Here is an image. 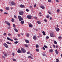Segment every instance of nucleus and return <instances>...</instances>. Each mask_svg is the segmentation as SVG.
Returning <instances> with one entry per match:
<instances>
[{"label":"nucleus","instance_id":"nucleus-1","mask_svg":"<svg viewBox=\"0 0 62 62\" xmlns=\"http://www.w3.org/2000/svg\"><path fill=\"white\" fill-rule=\"evenodd\" d=\"M21 50L23 53H26V50H25V49L23 48H21Z\"/></svg>","mask_w":62,"mask_h":62},{"label":"nucleus","instance_id":"nucleus-2","mask_svg":"<svg viewBox=\"0 0 62 62\" xmlns=\"http://www.w3.org/2000/svg\"><path fill=\"white\" fill-rule=\"evenodd\" d=\"M50 36L51 37L54 38L55 37V35L54 34V33H52L50 34Z\"/></svg>","mask_w":62,"mask_h":62},{"label":"nucleus","instance_id":"nucleus-3","mask_svg":"<svg viewBox=\"0 0 62 62\" xmlns=\"http://www.w3.org/2000/svg\"><path fill=\"white\" fill-rule=\"evenodd\" d=\"M23 11H20L19 13V14L20 15H23Z\"/></svg>","mask_w":62,"mask_h":62},{"label":"nucleus","instance_id":"nucleus-4","mask_svg":"<svg viewBox=\"0 0 62 62\" xmlns=\"http://www.w3.org/2000/svg\"><path fill=\"white\" fill-rule=\"evenodd\" d=\"M32 17V16L31 15H28L27 16V18L28 19H31V17Z\"/></svg>","mask_w":62,"mask_h":62},{"label":"nucleus","instance_id":"nucleus-5","mask_svg":"<svg viewBox=\"0 0 62 62\" xmlns=\"http://www.w3.org/2000/svg\"><path fill=\"white\" fill-rule=\"evenodd\" d=\"M3 45L6 47V48H8V45H7V44L6 43H4L3 44Z\"/></svg>","mask_w":62,"mask_h":62},{"label":"nucleus","instance_id":"nucleus-6","mask_svg":"<svg viewBox=\"0 0 62 62\" xmlns=\"http://www.w3.org/2000/svg\"><path fill=\"white\" fill-rule=\"evenodd\" d=\"M11 5L12 6H15L16 3L14 1H12L11 2Z\"/></svg>","mask_w":62,"mask_h":62},{"label":"nucleus","instance_id":"nucleus-7","mask_svg":"<svg viewBox=\"0 0 62 62\" xmlns=\"http://www.w3.org/2000/svg\"><path fill=\"white\" fill-rule=\"evenodd\" d=\"M5 23H7V24L8 25H9V26H10V23L8 22H7V21H6L5 22Z\"/></svg>","mask_w":62,"mask_h":62},{"label":"nucleus","instance_id":"nucleus-8","mask_svg":"<svg viewBox=\"0 0 62 62\" xmlns=\"http://www.w3.org/2000/svg\"><path fill=\"white\" fill-rule=\"evenodd\" d=\"M7 39L8 40H10V41H13V40L9 38V37H7Z\"/></svg>","mask_w":62,"mask_h":62},{"label":"nucleus","instance_id":"nucleus-9","mask_svg":"<svg viewBox=\"0 0 62 62\" xmlns=\"http://www.w3.org/2000/svg\"><path fill=\"white\" fill-rule=\"evenodd\" d=\"M17 53H22V51L20 49H18L17 50Z\"/></svg>","mask_w":62,"mask_h":62},{"label":"nucleus","instance_id":"nucleus-10","mask_svg":"<svg viewBox=\"0 0 62 62\" xmlns=\"http://www.w3.org/2000/svg\"><path fill=\"white\" fill-rule=\"evenodd\" d=\"M33 39L34 40H36V39H37V37H36V36H34L33 37Z\"/></svg>","mask_w":62,"mask_h":62},{"label":"nucleus","instance_id":"nucleus-11","mask_svg":"<svg viewBox=\"0 0 62 62\" xmlns=\"http://www.w3.org/2000/svg\"><path fill=\"white\" fill-rule=\"evenodd\" d=\"M55 29L57 31H59V29L57 27L56 28H55Z\"/></svg>","mask_w":62,"mask_h":62},{"label":"nucleus","instance_id":"nucleus-12","mask_svg":"<svg viewBox=\"0 0 62 62\" xmlns=\"http://www.w3.org/2000/svg\"><path fill=\"white\" fill-rule=\"evenodd\" d=\"M20 7L21 8H23L24 7V5L21 4L20 5Z\"/></svg>","mask_w":62,"mask_h":62},{"label":"nucleus","instance_id":"nucleus-13","mask_svg":"<svg viewBox=\"0 0 62 62\" xmlns=\"http://www.w3.org/2000/svg\"><path fill=\"white\" fill-rule=\"evenodd\" d=\"M26 35L27 37H29V34L28 33H27L26 34Z\"/></svg>","mask_w":62,"mask_h":62},{"label":"nucleus","instance_id":"nucleus-14","mask_svg":"<svg viewBox=\"0 0 62 62\" xmlns=\"http://www.w3.org/2000/svg\"><path fill=\"white\" fill-rule=\"evenodd\" d=\"M55 52L56 54H58V51H57V49L55 50Z\"/></svg>","mask_w":62,"mask_h":62},{"label":"nucleus","instance_id":"nucleus-15","mask_svg":"<svg viewBox=\"0 0 62 62\" xmlns=\"http://www.w3.org/2000/svg\"><path fill=\"white\" fill-rule=\"evenodd\" d=\"M25 42H26V43H29V41L28 40H25Z\"/></svg>","mask_w":62,"mask_h":62},{"label":"nucleus","instance_id":"nucleus-16","mask_svg":"<svg viewBox=\"0 0 62 62\" xmlns=\"http://www.w3.org/2000/svg\"><path fill=\"white\" fill-rule=\"evenodd\" d=\"M19 21H23V18L21 17L19 19Z\"/></svg>","mask_w":62,"mask_h":62},{"label":"nucleus","instance_id":"nucleus-17","mask_svg":"<svg viewBox=\"0 0 62 62\" xmlns=\"http://www.w3.org/2000/svg\"><path fill=\"white\" fill-rule=\"evenodd\" d=\"M42 33L44 36H45V35H46V34H45V32H44V31H42Z\"/></svg>","mask_w":62,"mask_h":62},{"label":"nucleus","instance_id":"nucleus-18","mask_svg":"<svg viewBox=\"0 0 62 62\" xmlns=\"http://www.w3.org/2000/svg\"><path fill=\"white\" fill-rule=\"evenodd\" d=\"M24 45L25 46V47H27V48L28 47V45L27 44H24Z\"/></svg>","mask_w":62,"mask_h":62},{"label":"nucleus","instance_id":"nucleus-19","mask_svg":"<svg viewBox=\"0 0 62 62\" xmlns=\"http://www.w3.org/2000/svg\"><path fill=\"white\" fill-rule=\"evenodd\" d=\"M40 7L41 8H42V9H44L45 7H44L43 6H40Z\"/></svg>","mask_w":62,"mask_h":62},{"label":"nucleus","instance_id":"nucleus-20","mask_svg":"<svg viewBox=\"0 0 62 62\" xmlns=\"http://www.w3.org/2000/svg\"><path fill=\"white\" fill-rule=\"evenodd\" d=\"M5 9L6 10H9V8L8 7H7Z\"/></svg>","mask_w":62,"mask_h":62},{"label":"nucleus","instance_id":"nucleus-21","mask_svg":"<svg viewBox=\"0 0 62 62\" xmlns=\"http://www.w3.org/2000/svg\"><path fill=\"white\" fill-rule=\"evenodd\" d=\"M20 23L22 24H23L24 23V21H22Z\"/></svg>","mask_w":62,"mask_h":62},{"label":"nucleus","instance_id":"nucleus-22","mask_svg":"<svg viewBox=\"0 0 62 62\" xmlns=\"http://www.w3.org/2000/svg\"><path fill=\"white\" fill-rule=\"evenodd\" d=\"M11 21H12V22H14V19L12 18Z\"/></svg>","mask_w":62,"mask_h":62},{"label":"nucleus","instance_id":"nucleus-23","mask_svg":"<svg viewBox=\"0 0 62 62\" xmlns=\"http://www.w3.org/2000/svg\"><path fill=\"white\" fill-rule=\"evenodd\" d=\"M49 52L50 53H52V52H53V50H52V49H50L49 50Z\"/></svg>","mask_w":62,"mask_h":62},{"label":"nucleus","instance_id":"nucleus-24","mask_svg":"<svg viewBox=\"0 0 62 62\" xmlns=\"http://www.w3.org/2000/svg\"><path fill=\"white\" fill-rule=\"evenodd\" d=\"M29 25L30 27H32V24H29Z\"/></svg>","mask_w":62,"mask_h":62},{"label":"nucleus","instance_id":"nucleus-25","mask_svg":"<svg viewBox=\"0 0 62 62\" xmlns=\"http://www.w3.org/2000/svg\"><path fill=\"white\" fill-rule=\"evenodd\" d=\"M36 48H38V47H39V46L38 45H36Z\"/></svg>","mask_w":62,"mask_h":62},{"label":"nucleus","instance_id":"nucleus-26","mask_svg":"<svg viewBox=\"0 0 62 62\" xmlns=\"http://www.w3.org/2000/svg\"><path fill=\"white\" fill-rule=\"evenodd\" d=\"M18 43V42L17 41H15L14 42V43L15 44H17Z\"/></svg>","mask_w":62,"mask_h":62},{"label":"nucleus","instance_id":"nucleus-27","mask_svg":"<svg viewBox=\"0 0 62 62\" xmlns=\"http://www.w3.org/2000/svg\"><path fill=\"white\" fill-rule=\"evenodd\" d=\"M18 19H20L22 18V17H21V16H18Z\"/></svg>","mask_w":62,"mask_h":62},{"label":"nucleus","instance_id":"nucleus-28","mask_svg":"<svg viewBox=\"0 0 62 62\" xmlns=\"http://www.w3.org/2000/svg\"><path fill=\"white\" fill-rule=\"evenodd\" d=\"M57 42L56 41L54 40V44H57Z\"/></svg>","mask_w":62,"mask_h":62},{"label":"nucleus","instance_id":"nucleus-29","mask_svg":"<svg viewBox=\"0 0 62 62\" xmlns=\"http://www.w3.org/2000/svg\"><path fill=\"white\" fill-rule=\"evenodd\" d=\"M44 47L45 48H46V49H47L48 48V46L46 45H44Z\"/></svg>","mask_w":62,"mask_h":62},{"label":"nucleus","instance_id":"nucleus-30","mask_svg":"<svg viewBox=\"0 0 62 62\" xmlns=\"http://www.w3.org/2000/svg\"><path fill=\"white\" fill-rule=\"evenodd\" d=\"M14 30L15 31H16V32H18V30H17V29H15Z\"/></svg>","mask_w":62,"mask_h":62},{"label":"nucleus","instance_id":"nucleus-31","mask_svg":"<svg viewBox=\"0 0 62 62\" xmlns=\"http://www.w3.org/2000/svg\"><path fill=\"white\" fill-rule=\"evenodd\" d=\"M7 53H5L4 54V56H7Z\"/></svg>","mask_w":62,"mask_h":62},{"label":"nucleus","instance_id":"nucleus-32","mask_svg":"<svg viewBox=\"0 0 62 62\" xmlns=\"http://www.w3.org/2000/svg\"><path fill=\"white\" fill-rule=\"evenodd\" d=\"M37 23H38V24H40L41 23L39 21H37Z\"/></svg>","mask_w":62,"mask_h":62},{"label":"nucleus","instance_id":"nucleus-33","mask_svg":"<svg viewBox=\"0 0 62 62\" xmlns=\"http://www.w3.org/2000/svg\"><path fill=\"white\" fill-rule=\"evenodd\" d=\"M26 11H27V12H29V10L28 9H26Z\"/></svg>","mask_w":62,"mask_h":62},{"label":"nucleus","instance_id":"nucleus-34","mask_svg":"<svg viewBox=\"0 0 62 62\" xmlns=\"http://www.w3.org/2000/svg\"><path fill=\"white\" fill-rule=\"evenodd\" d=\"M59 11H60V10H59V9H58V10H57V12L58 13L59 12Z\"/></svg>","mask_w":62,"mask_h":62},{"label":"nucleus","instance_id":"nucleus-35","mask_svg":"<svg viewBox=\"0 0 62 62\" xmlns=\"http://www.w3.org/2000/svg\"><path fill=\"white\" fill-rule=\"evenodd\" d=\"M42 54L43 56H46V55L45 54H43L42 53Z\"/></svg>","mask_w":62,"mask_h":62},{"label":"nucleus","instance_id":"nucleus-36","mask_svg":"<svg viewBox=\"0 0 62 62\" xmlns=\"http://www.w3.org/2000/svg\"><path fill=\"white\" fill-rule=\"evenodd\" d=\"M13 26L14 28H15V24H13Z\"/></svg>","mask_w":62,"mask_h":62},{"label":"nucleus","instance_id":"nucleus-37","mask_svg":"<svg viewBox=\"0 0 62 62\" xmlns=\"http://www.w3.org/2000/svg\"><path fill=\"white\" fill-rule=\"evenodd\" d=\"M46 39H48L49 38V37L48 36H46Z\"/></svg>","mask_w":62,"mask_h":62},{"label":"nucleus","instance_id":"nucleus-38","mask_svg":"<svg viewBox=\"0 0 62 62\" xmlns=\"http://www.w3.org/2000/svg\"><path fill=\"white\" fill-rule=\"evenodd\" d=\"M7 44H11V43L8 42H7Z\"/></svg>","mask_w":62,"mask_h":62},{"label":"nucleus","instance_id":"nucleus-39","mask_svg":"<svg viewBox=\"0 0 62 62\" xmlns=\"http://www.w3.org/2000/svg\"><path fill=\"white\" fill-rule=\"evenodd\" d=\"M37 6V5L36 4H35V5H34V7H36V6Z\"/></svg>","mask_w":62,"mask_h":62},{"label":"nucleus","instance_id":"nucleus-40","mask_svg":"<svg viewBox=\"0 0 62 62\" xmlns=\"http://www.w3.org/2000/svg\"><path fill=\"white\" fill-rule=\"evenodd\" d=\"M6 34H7L6 33H4L3 34V35H4V36H6Z\"/></svg>","mask_w":62,"mask_h":62},{"label":"nucleus","instance_id":"nucleus-41","mask_svg":"<svg viewBox=\"0 0 62 62\" xmlns=\"http://www.w3.org/2000/svg\"><path fill=\"white\" fill-rule=\"evenodd\" d=\"M48 2H49V3H51V0H48Z\"/></svg>","mask_w":62,"mask_h":62},{"label":"nucleus","instance_id":"nucleus-42","mask_svg":"<svg viewBox=\"0 0 62 62\" xmlns=\"http://www.w3.org/2000/svg\"><path fill=\"white\" fill-rule=\"evenodd\" d=\"M34 19H37V17L34 16Z\"/></svg>","mask_w":62,"mask_h":62},{"label":"nucleus","instance_id":"nucleus-43","mask_svg":"<svg viewBox=\"0 0 62 62\" xmlns=\"http://www.w3.org/2000/svg\"><path fill=\"white\" fill-rule=\"evenodd\" d=\"M13 60L14 61H16V59H13Z\"/></svg>","mask_w":62,"mask_h":62},{"label":"nucleus","instance_id":"nucleus-44","mask_svg":"<svg viewBox=\"0 0 62 62\" xmlns=\"http://www.w3.org/2000/svg\"><path fill=\"white\" fill-rule=\"evenodd\" d=\"M50 17V16H46V18H49Z\"/></svg>","mask_w":62,"mask_h":62},{"label":"nucleus","instance_id":"nucleus-45","mask_svg":"<svg viewBox=\"0 0 62 62\" xmlns=\"http://www.w3.org/2000/svg\"><path fill=\"white\" fill-rule=\"evenodd\" d=\"M17 35H18V37H20V35L19 34H17Z\"/></svg>","mask_w":62,"mask_h":62},{"label":"nucleus","instance_id":"nucleus-46","mask_svg":"<svg viewBox=\"0 0 62 62\" xmlns=\"http://www.w3.org/2000/svg\"><path fill=\"white\" fill-rule=\"evenodd\" d=\"M27 54H30V52H27Z\"/></svg>","mask_w":62,"mask_h":62},{"label":"nucleus","instance_id":"nucleus-47","mask_svg":"<svg viewBox=\"0 0 62 62\" xmlns=\"http://www.w3.org/2000/svg\"><path fill=\"white\" fill-rule=\"evenodd\" d=\"M11 34L10 33L8 34V36H11Z\"/></svg>","mask_w":62,"mask_h":62},{"label":"nucleus","instance_id":"nucleus-48","mask_svg":"<svg viewBox=\"0 0 62 62\" xmlns=\"http://www.w3.org/2000/svg\"><path fill=\"white\" fill-rule=\"evenodd\" d=\"M53 46L54 48H55V46L54 45H53Z\"/></svg>","mask_w":62,"mask_h":62},{"label":"nucleus","instance_id":"nucleus-49","mask_svg":"<svg viewBox=\"0 0 62 62\" xmlns=\"http://www.w3.org/2000/svg\"><path fill=\"white\" fill-rule=\"evenodd\" d=\"M0 11L1 12H2V11H3V10H2V9H0Z\"/></svg>","mask_w":62,"mask_h":62},{"label":"nucleus","instance_id":"nucleus-50","mask_svg":"<svg viewBox=\"0 0 62 62\" xmlns=\"http://www.w3.org/2000/svg\"><path fill=\"white\" fill-rule=\"evenodd\" d=\"M14 40H17L18 39H17L15 38L14 39Z\"/></svg>","mask_w":62,"mask_h":62},{"label":"nucleus","instance_id":"nucleus-51","mask_svg":"<svg viewBox=\"0 0 62 62\" xmlns=\"http://www.w3.org/2000/svg\"><path fill=\"white\" fill-rule=\"evenodd\" d=\"M44 21L45 22H47V20L45 19L44 20Z\"/></svg>","mask_w":62,"mask_h":62},{"label":"nucleus","instance_id":"nucleus-52","mask_svg":"<svg viewBox=\"0 0 62 62\" xmlns=\"http://www.w3.org/2000/svg\"><path fill=\"white\" fill-rule=\"evenodd\" d=\"M14 17L15 18H17V17H16V16L15 15H14Z\"/></svg>","mask_w":62,"mask_h":62},{"label":"nucleus","instance_id":"nucleus-53","mask_svg":"<svg viewBox=\"0 0 62 62\" xmlns=\"http://www.w3.org/2000/svg\"><path fill=\"white\" fill-rule=\"evenodd\" d=\"M48 13L49 14H50L51 15V14H52L51 13H50V12H48Z\"/></svg>","mask_w":62,"mask_h":62},{"label":"nucleus","instance_id":"nucleus-54","mask_svg":"<svg viewBox=\"0 0 62 62\" xmlns=\"http://www.w3.org/2000/svg\"><path fill=\"white\" fill-rule=\"evenodd\" d=\"M4 14H8V13L6 12H4Z\"/></svg>","mask_w":62,"mask_h":62},{"label":"nucleus","instance_id":"nucleus-55","mask_svg":"<svg viewBox=\"0 0 62 62\" xmlns=\"http://www.w3.org/2000/svg\"><path fill=\"white\" fill-rule=\"evenodd\" d=\"M52 19V17H50V20H51Z\"/></svg>","mask_w":62,"mask_h":62},{"label":"nucleus","instance_id":"nucleus-56","mask_svg":"<svg viewBox=\"0 0 62 62\" xmlns=\"http://www.w3.org/2000/svg\"><path fill=\"white\" fill-rule=\"evenodd\" d=\"M36 50L37 51H39V50L38 49H36Z\"/></svg>","mask_w":62,"mask_h":62},{"label":"nucleus","instance_id":"nucleus-57","mask_svg":"<svg viewBox=\"0 0 62 62\" xmlns=\"http://www.w3.org/2000/svg\"><path fill=\"white\" fill-rule=\"evenodd\" d=\"M58 48V46L57 45H56V48Z\"/></svg>","mask_w":62,"mask_h":62},{"label":"nucleus","instance_id":"nucleus-58","mask_svg":"<svg viewBox=\"0 0 62 62\" xmlns=\"http://www.w3.org/2000/svg\"><path fill=\"white\" fill-rule=\"evenodd\" d=\"M61 37H58V38L59 39H61Z\"/></svg>","mask_w":62,"mask_h":62},{"label":"nucleus","instance_id":"nucleus-59","mask_svg":"<svg viewBox=\"0 0 62 62\" xmlns=\"http://www.w3.org/2000/svg\"><path fill=\"white\" fill-rule=\"evenodd\" d=\"M42 49H43L44 50H45V48H44V47H42Z\"/></svg>","mask_w":62,"mask_h":62},{"label":"nucleus","instance_id":"nucleus-60","mask_svg":"<svg viewBox=\"0 0 62 62\" xmlns=\"http://www.w3.org/2000/svg\"><path fill=\"white\" fill-rule=\"evenodd\" d=\"M32 8V6H30V8Z\"/></svg>","mask_w":62,"mask_h":62},{"label":"nucleus","instance_id":"nucleus-61","mask_svg":"<svg viewBox=\"0 0 62 62\" xmlns=\"http://www.w3.org/2000/svg\"><path fill=\"white\" fill-rule=\"evenodd\" d=\"M30 57H31V56H28V58H30Z\"/></svg>","mask_w":62,"mask_h":62},{"label":"nucleus","instance_id":"nucleus-62","mask_svg":"<svg viewBox=\"0 0 62 62\" xmlns=\"http://www.w3.org/2000/svg\"><path fill=\"white\" fill-rule=\"evenodd\" d=\"M2 57L3 58H4L5 59V57L4 56H2Z\"/></svg>","mask_w":62,"mask_h":62},{"label":"nucleus","instance_id":"nucleus-63","mask_svg":"<svg viewBox=\"0 0 62 62\" xmlns=\"http://www.w3.org/2000/svg\"><path fill=\"white\" fill-rule=\"evenodd\" d=\"M56 61H59V60H58V59H56Z\"/></svg>","mask_w":62,"mask_h":62},{"label":"nucleus","instance_id":"nucleus-64","mask_svg":"<svg viewBox=\"0 0 62 62\" xmlns=\"http://www.w3.org/2000/svg\"><path fill=\"white\" fill-rule=\"evenodd\" d=\"M56 1L57 2H58V0H56Z\"/></svg>","mask_w":62,"mask_h":62}]
</instances>
